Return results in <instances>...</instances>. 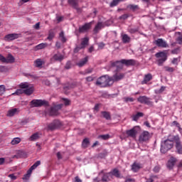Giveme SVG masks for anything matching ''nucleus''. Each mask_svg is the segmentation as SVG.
Masks as SVG:
<instances>
[{"instance_id": "f257e3e1", "label": "nucleus", "mask_w": 182, "mask_h": 182, "mask_svg": "<svg viewBox=\"0 0 182 182\" xmlns=\"http://www.w3.org/2000/svg\"><path fill=\"white\" fill-rule=\"evenodd\" d=\"M95 85L100 86V87H109L113 84L112 82V78L109 75H105L97 78Z\"/></svg>"}, {"instance_id": "f03ea898", "label": "nucleus", "mask_w": 182, "mask_h": 182, "mask_svg": "<svg viewBox=\"0 0 182 182\" xmlns=\"http://www.w3.org/2000/svg\"><path fill=\"white\" fill-rule=\"evenodd\" d=\"M174 140L166 139L161 142V153L166 154L168 150H171V148L174 146Z\"/></svg>"}, {"instance_id": "7ed1b4c3", "label": "nucleus", "mask_w": 182, "mask_h": 182, "mask_svg": "<svg viewBox=\"0 0 182 182\" xmlns=\"http://www.w3.org/2000/svg\"><path fill=\"white\" fill-rule=\"evenodd\" d=\"M32 107H42V106H49V102L43 100H33L31 102Z\"/></svg>"}, {"instance_id": "20e7f679", "label": "nucleus", "mask_w": 182, "mask_h": 182, "mask_svg": "<svg viewBox=\"0 0 182 182\" xmlns=\"http://www.w3.org/2000/svg\"><path fill=\"white\" fill-rule=\"evenodd\" d=\"M173 140L176 143V153L178 154H182V144L181 141H180V136L178 135H176L173 136Z\"/></svg>"}, {"instance_id": "39448f33", "label": "nucleus", "mask_w": 182, "mask_h": 182, "mask_svg": "<svg viewBox=\"0 0 182 182\" xmlns=\"http://www.w3.org/2000/svg\"><path fill=\"white\" fill-rule=\"evenodd\" d=\"M62 127V122L58 119L53 120L51 123L48 125V130L53 132V130H56L58 129H60Z\"/></svg>"}, {"instance_id": "423d86ee", "label": "nucleus", "mask_w": 182, "mask_h": 182, "mask_svg": "<svg viewBox=\"0 0 182 182\" xmlns=\"http://www.w3.org/2000/svg\"><path fill=\"white\" fill-rule=\"evenodd\" d=\"M156 58H161L157 60V63L159 66H163V63L167 60V54L164 52L157 53L155 55Z\"/></svg>"}, {"instance_id": "0eeeda50", "label": "nucleus", "mask_w": 182, "mask_h": 182, "mask_svg": "<svg viewBox=\"0 0 182 182\" xmlns=\"http://www.w3.org/2000/svg\"><path fill=\"white\" fill-rule=\"evenodd\" d=\"M63 107V104H60L51 107L48 111L50 116H58L59 114V110Z\"/></svg>"}, {"instance_id": "6e6552de", "label": "nucleus", "mask_w": 182, "mask_h": 182, "mask_svg": "<svg viewBox=\"0 0 182 182\" xmlns=\"http://www.w3.org/2000/svg\"><path fill=\"white\" fill-rule=\"evenodd\" d=\"M124 76H126L125 73H116L111 77L112 83H114V82H119L123 79H124Z\"/></svg>"}, {"instance_id": "1a4fd4ad", "label": "nucleus", "mask_w": 182, "mask_h": 182, "mask_svg": "<svg viewBox=\"0 0 182 182\" xmlns=\"http://www.w3.org/2000/svg\"><path fill=\"white\" fill-rule=\"evenodd\" d=\"M93 22L86 23L84 25L81 26L78 28L79 33H85V32H87L91 28Z\"/></svg>"}, {"instance_id": "9d476101", "label": "nucleus", "mask_w": 182, "mask_h": 182, "mask_svg": "<svg viewBox=\"0 0 182 182\" xmlns=\"http://www.w3.org/2000/svg\"><path fill=\"white\" fill-rule=\"evenodd\" d=\"M154 43L158 46V48H168V43L163 38H158L154 41Z\"/></svg>"}, {"instance_id": "9b49d317", "label": "nucleus", "mask_w": 182, "mask_h": 182, "mask_svg": "<svg viewBox=\"0 0 182 182\" xmlns=\"http://www.w3.org/2000/svg\"><path fill=\"white\" fill-rule=\"evenodd\" d=\"M150 139V132L147 131H144L140 135L139 140L141 143H144V141H149Z\"/></svg>"}, {"instance_id": "f8f14e48", "label": "nucleus", "mask_w": 182, "mask_h": 182, "mask_svg": "<svg viewBox=\"0 0 182 182\" xmlns=\"http://www.w3.org/2000/svg\"><path fill=\"white\" fill-rule=\"evenodd\" d=\"M65 59V56L62 55L60 53H58L54 54L53 57L50 58L51 62H62Z\"/></svg>"}, {"instance_id": "ddd939ff", "label": "nucleus", "mask_w": 182, "mask_h": 182, "mask_svg": "<svg viewBox=\"0 0 182 182\" xmlns=\"http://www.w3.org/2000/svg\"><path fill=\"white\" fill-rule=\"evenodd\" d=\"M110 66L111 68H116L117 70H119V69H123V63H122V60L117 61H110Z\"/></svg>"}, {"instance_id": "4468645a", "label": "nucleus", "mask_w": 182, "mask_h": 182, "mask_svg": "<svg viewBox=\"0 0 182 182\" xmlns=\"http://www.w3.org/2000/svg\"><path fill=\"white\" fill-rule=\"evenodd\" d=\"M137 100L139 103H142L144 105H151L150 98L146 96H140L139 97L137 98Z\"/></svg>"}, {"instance_id": "2eb2a0df", "label": "nucleus", "mask_w": 182, "mask_h": 182, "mask_svg": "<svg viewBox=\"0 0 182 182\" xmlns=\"http://www.w3.org/2000/svg\"><path fill=\"white\" fill-rule=\"evenodd\" d=\"M19 38V34L18 33H11L5 36L4 40L7 42H9L11 41H15V39H18Z\"/></svg>"}, {"instance_id": "dca6fc26", "label": "nucleus", "mask_w": 182, "mask_h": 182, "mask_svg": "<svg viewBox=\"0 0 182 182\" xmlns=\"http://www.w3.org/2000/svg\"><path fill=\"white\" fill-rule=\"evenodd\" d=\"M126 134L128 136V137L135 139L136 136H137V129H136V127H134L131 129L127 130Z\"/></svg>"}, {"instance_id": "f3484780", "label": "nucleus", "mask_w": 182, "mask_h": 182, "mask_svg": "<svg viewBox=\"0 0 182 182\" xmlns=\"http://www.w3.org/2000/svg\"><path fill=\"white\" fill-rule=\"evenodd\" d=\"M121 62L122 65H125V66H134V65H136V60L133 59H131V60L122 59L121 60Z\"/></svg>"}, {"instance_id": "a211bd4d", "label": "nucleus", "mask_w": 182, "mask_h": 182, "mask_svg": "<svg viewBox=\"0 0 182 182\" xmlns=\"http://www.w3.org/2000/svg\"><path fill=\"white\" fill-rule=\"evenodd\" d=\"M153 80V75L151 73L146 74L144 77V80L141 81V85H147L148 82Z\"/></svg>"}, {"instance_id": "6ab92c4d", "label": "nucleus", "mask_w": 182, "mask_h": 182, "mask_svg": "<svg viewBox=\"0 0 182 182\" xmlns=\"http://www.w3.org/2000/svg\"><path fill=\"white\" fill-rule=\"evenodd\" d=\"M68 2L72 8L79 11V0H68Z\"/></svg>"}, {"instance_id": "aec40b11", "label": "nucleus", "mask_w": 182, "mask_h": 182, "mask_svg": "<svg viewBox=\"0 0 182 182\" xmlns=\"http://www.w3.org/2000/svg\"><path fill=\"white\" fill-rule=\"evenodd\" d=\"M44 64L45 61L41 58H38L34 61L35 68H38L39 69H42V68H43Z\"/></svg>"}, {"instance_id": "412c9836", "label": "nucleus", "mask_w": 182, "mask_h": 182, "mask_svg": "<svg viewBox=\"0 0 182 182\" xmlns=\"http://www.w3.org/2000/svg\"><path fill=\"white\" fill-rule=\"evenodd\" d=\"M176 162H177V159L171 156L170 160L168 161V163L166 164L168 168L171 170V168H173V167H174V164H176Z\"/></svg>"}, {"instance_id": "4be33fe9", "label": "nucleus", "mask_w": 182, "mask_h": 182, "mask_svg": "<svg viewBox=\"0 0 182 182\" xmlns=\"http://www.w3.org/2000/svg\"><path fill=\"white\" fill-rule=\"evenodd\" d=\"M102 28H105V26H103V23L98 22L93 29L94 33L95 35L97 34V33L100 32V31H101Z\"/></svg>"}, {"instance_id": "5701e85b", "label": "nucleus", "mask_w": 182, "mask_h": 182, "mask_svg": "<svg viewBox=\"0 0 182 182\" xmlns=\"http://www.w3.org/2000/svg\"><path fill=\"white\" fill-rule=\"evenodd\" d=\"M18 113H19V109H18V108H14L9 109L7 112L6 116H8V117H13V116H15V114H18Z\"/></svg>"}, {"instance_id": "b1692460", "label": "nucleus", "mask_w": 182, "mask_h": 182, "mask_svg": "<svg viewBox=\"0 0 182 182\" xmlns=\"http://www.w3.org/2000/svg\"><path fill=\"white\" fill-rule=\"evenodd\" d=\"M110 177H112V175L110 174V172L109 173H103V176H102L101 180L103 182H109V181H110Z\"/></svg>"}, {"instance_id": "393cba45", "label": "nucleus", "mask_w": 182, "mask_h": 182, "mask_svg": "<svg viewBox=\"0 0 182 182\" xmlns=\"http://www.w3.org/2000/svg\"><path fill=\"white\" fill-rule=\"evenodd\" d=\"M140 168H141V166L140 165V164L134 163L132 165V171H134V173H137V171H139Z\"/></svg>"}, {"instance_id": "a878e982", "label": "nucleus", "mask_w": 182, "mask_h": 182, "mask_svg": "<svg viewBox=\"0 0 182 182\" xmlns=\"http://www.w3.org/2000/svg\"><path fill=\"white\" fill-rule=\"evenodd\" d=\"M87 60H88L87 57L84 58L83 59L80 60L79 63H77V66H79V68H82V67L85 66V65H86V63H87Z\"/></svg>"}, {"instance_id": "bb28decb", "label": "nucleus", "mask_w": 182, "mask_h": 182, "mask_svg": "<svg viewBox=\"0 0 182 182\" xmlns=\"http://www.w3.org/2000/svg\"><path fill=\"white\" fill-rule=\"evenodd\" d=\"M33 90H34L33 86H30L27 89L24 90V93L27 96H31V95L33 93Z\"/></svg>"}, {"instance_id": "cd10ccee", "label": "nucleus", "mask_w": 182, "mask_h": 182, "mask_svg": "<svg viewBox=\"0 0 182 182\" xmlns=\"http://www.w3.org/2000/svg\"><path fill=\"white\" fill-rule=\"evenodd\" d=\"M45 48H48V43H42L38 45H37L35 47L36 50H40V49H45Z\"/></svg>"}, {"instance_id": "c85d7f7f", "label": "nucleus", "mask_w": 182, "mask_h": 182, "mask_svg": "<svg viewBox=\"0 0 182 182\" xmlns=\"http://www.w3.org/2000/svg\"><path fill=\"white\" fill-rule=\"evenodd\" d=\"M101 114H102L104 119H106V120H111L112 119V116L110 115V112L103 111V112H101Z\"/></svg>"}, {"instance_id": "c756f323", "label": "nucleus", "mask_w": 182, "mask_h": 182, "mask_svg": "<svg viewBox=\"0 0 182 182\" xmlns=\"http://www.w3.org/2000/svg\"><path fill=\"white\" fill-rule=\"evenodd\" d=\"M111 176H114L117 177V178H120V172L117 170V168H114L112 171L109 172Z\"/></svg>"}, {"instance_id": "7c9ffc66", "label": "nucleus", "mask_w": 182, "mask_h": 182, "mask_svg": "<svg viewBox=\"0 0 182 182\" xmlns=\"http://www.w3.org/2000/svg\"><path fill=\"white\" fill-rule=\"evenodd\" d=\"M14 62H15V58L11 54H9L6 58V63H14Z\"/></svg>"}, {"instance_id": "2f4dec72", "label": "nucleus", "mask_w": 182, "mask_h": 182, "mask_svg": "<svg viewBox=\"0 0 182 182\" xmlns=\"http://www.w3.org/2000/svg\"><path fill=\"white\" fill-rule=\"evenodd\" d=\"M90 144V141H89V139L85 138L83 139V141L82 142V146L83 149H87V147H89Z\"/></svg>"}, {"instance_id": "473e14b6", "label": "nucleus", "mask_w": 182, "mask_h": 182, "mask_svg": "<svg viewBox=\"0 0 182 182\" xmlns=\"http://www.w3.org/2000/svg\"><path fill=\"white\" fill-rule=\"evenodd\" d=\"M123 43H130V37L127 34H124L122 36Z\"/></svg>"}, {"instance_id": "72a5a7b5", "label": "nucleus", "mask_w": 182, "mask_h": 182, "mask_svg": "<svg viewBox=\"0 0 182 182\" xmlns=\"http://www.w3.org/2000/svg\"><path fill=\"white\" fill-rule=\"evenodd\" d=\"M32 171H33V170L30 168L27 171V173H26V174L23 176V180H28V179H29V177H31V174H32Z\"/></svg>"}, {"instance_id": "f704fd0d", "label": "nucleus", "mask_w": 182, "mask_h": 182, "mask_svg": "<svg viewBox=\"0 0 182 182\" xmlns=\"http://www.w3.org/2000/svg\"><path fill=\"white\" fill-rule=\"evenodd\" d=\"M127 8L128 9H130L131 11H137V9H139V5H136V4H129Z\"/></svg>"}, {"instance_id": "c9c22d12", "label": "nucleus", "mask_w": 182, "mask_h": 182, "mask_svg": "<svg viewBox=\"0 0 182 182\" xmlns=\"http://www.w3.org/2000/svg\"><path fill=\"white\" fill-rule=\"evenodd\" d=\"M89 43V38H84L81 42L80 46H82V48H83L84 49L86 48V46Z\"/></svg>"}, {"instance_id": "e433bc0d", "label": "nucleus", "mask_w": 182, "mask_h": 182, "mask_svg": "<svg viewBox=\"0 0 182 182\" xmlns=\"http://www.w3.org/2000/svg\"><path fill=\"white\" fill-rule=\"evenodd\" d=\"M38 139H39V134L35 133L30 136L29 141H35L36 140H38Z\"/></svg>"}, {"instance_id": "4c0bfd02", "label": "nucleus", "mask_w": 182, "mask_h": 182, "mask_svg": "<svg viewBox=\"0 0 182 182\" xmlns=\"http://www.w3.org/2000/svg\"><path fill=\"white\" fill-rule=\"evenodd\" d=\"M53 38H55V32L53 31V30H50L48 32V36L47 38V39L48 41H52V39H53Z\"/></svg>"}, {"instance_id": "58836bf2", "label": "nucleus", "mask_w": 182, "mask_h": 182, "mask_svg": "<svg viewBox=\"0 0 182 182\" xmlns=\"http://www.w3.org/2000/svg\"><path fill=\"white\" fill-rule=\"evenodd\" d=\"M123 0H113L110 4L109 6L110 8H113L114 6H117L119 5V2H122Z\"/></svg>"}, {"instance_id": "ea45409f", "label": "nucleus", "mask_w": 182, "mask_h": 182, "mask_svg": "<svg viewBox=\"0 0 182 182\" xmlns=\"http://www.w3.org/2000/svg\"><path fill=\"white\" fill-rule=\"evenodd\" d=\"M20 141H21V138L19 137L14 138L13 140L11 141V144H12V146H15L16 144H19Z\"/></svg>"}, {"instance_id": "a19ab883", "label": "nucleus", "mask_w": 182, "mask_h": 182, "mask_svg": "<svg viewBox=\"0 0 182 182\" xmlns=\"http://www.w3.org/2000/svg\"><path fill=\"white\" fill-rule=\"evenodd\" d=\"M18 86L21 90L28 89L30 87L28 82H21Z\"/></svg>"}, {"instance_id": "79ce46f5", "label": "nucleus", "mask_w": 182, "mask_h": 182, "mask_svg": "<svg viewBox=\"0 0 182 182\" xmlns=\"http://www.w3.org/2000/svg\"><path fill=\"white\" fill-rule=\"evenodd\" d=\"M164 69L166 72H168L169 73H173V72H174V68L173 67L165 66L164 67Z\"/></svg>"}, {"instance_id": "37998d69", "label": "nucleus", "mask_w": 182, "mask_h": 182, "mask_svg": "<svg viewBox=\"0 0 182 182\" xmlns=\"http://www.w3.org/2000/svg\"><path fill=\"white\" fill-rule=\"evenodd\" d=\"M23 93H24V90L22 89H18L16 90V92L14 93H13V95H17L19 96V95H23Z\"/></svg>"}, {"instance_id": "c03bdc74", "label": "nucleus", "mask_w": 182, "mask_h": 182, "mask_svg": "<svg viewBox=\"0 0 182 182\" xmlns=\"http://www.w3.org/2000/svg\"><path fill=\"white\" fill-rule=\"evenodd\" d=\"M98 138L102 139V140H109V139H110V135L109 134L100 135Z\"/></svg>"}, {"instance_id": "a18cd8bd", "label": "nucleus", "mask_w": 182, "mask_h": 182, "mask_svg": "<svg viewBox=\"0 0 182 182\" xmlns=\"http://www.w3.org/2000/svg\"><path fill=\"white\" fill-rule=\"evenodd\" d=\"M128 32H129V33H136V32H139V28H129Z\"/></svg>"}, {"instance_id": "49530a36", "label": "nucleus", "mask_w": 182, "mask_h": 182, "mask_svg": "<svg viewBox=\"0 0 182 182\" xmlns=\"http://www.w3.org/2000/svg\"><path fill=\"white\" fill-rule=\"evenodd\" d=\"M38 166H41V161H37L30 168L31 170H35Z\"/></svg>"}, {"instance_id": "de8ad7c7", "label": "nucleus", "mask_w": 182, "mask_h": 182, "mask_svg": "<svg viewBox=\"0 0 182 182\" xmlns=\"http://www.w3.org/2000/svg\"><path fill=\"white\" fill-rule=\"evenodd\" d=\"M154 178H158L157 176L152 175L149 178L146 179V182H154Z\"/></svg>"}, {"instance_id": "09e8293b", "label": "nucleus", "mask_w": 182, "mask_h": 182, "mask_svg": "<svg viewBox=\"0 0 182 182\" xmlns=\"http://www.w3.org/2000/svg\"><path fill=\"white\" fill-rule=\"evenodd\" d=\"M62 102H63L65 106H69L70 105V100L66 98H63Z\"/></svg>"}, {"instance_id": "8fccbe9b", "label": "nucleus", "mask_w": 182, "mask_h": 182, "mask_svg": "<svg viewBox=\"0 0 182 182\" xmlns=\"http://www.w3.org/2000/svg\"><path fill=\"white\" fill-rule=\"evenodd\" d=\"M84 49L83 47H82L80 45L77 46L75 49H74V53H77V52H79V50Z\"/></svg>"}, {"instance_id": "3c124183", "label": "nucleus", "mask_w": 182, "mask_h": 182, "mask_svg": "<svg viewBox=\"0 0 182 182\" xmlns=\"http://www.w3.org/2000/svg\"><path fill=\"white\" fill-rule=\"evenodd\" d=\"M178 52H180V48H176L171 50V53L173 55H177L178 53Z\"/></svg>"}, {"instance_id": "603ef678", "label": "nucleus", "mask_w": 182, "mask_h": 182, "mask_svg": "<svg viewBox=\"0 0 182 182\" xmlns=\"http://www.w3.org/2000/svg\"><path fill=\"white\" fill-rule=\"evenodd\" d=\"M5 93V85H0V95H2Z\"/></svg>"}, {"instance_id": "864d4df0", "label": "nucleus", "mask_w": 182, "mask_h": 182, "mask_svg": "<svg viewBox=\"0 0 182 182\" xmlns=\"http://www.w3.org/2000/svg\"><path fill=\"white\" fill-rule=\"evenodd\" d=\"M65 68L66 69H70L72 68V63L70 61H68L65 64Z\"/></svg>"}, {"instance_id": "5fc2aeb1", "label": "nucleus", "mask_w": 182, "mask_h": 182, "mask_svg": "<svg viewBox=\"0 0 182 182\" xmlns=\"http://www.w3.org/2000/svg\"><path fill=\"white\" fill-rule=\"evenodd\" d=\"M8 177L11 178V180H16V178H18V177L14 173L9 174Z\"/></svg>"}, {"instance_id": "6e6d98bb", "label": "nucleus", "mask_w": 182, "mask_h": 182, "mask_svg": "<svg viewBox=\"0 0 182 182\" xmlns=\"http://www.w3.org/2000/svg\"><path fill=\"white\" fill-rule=\"evenodd\" d=\"M0 60L1 62H2L3 63H6V58H5L4 55H2L1 54H0Z\"/></svg>"}, {"instance_id": "4d7b16f0", "label": "nucleus", "mask_w": 182, "mask_h": 182, "mask_svg": "<svg viewBox=\"0 0 182 182\" xmlns=\"http://www.w3.org/2000/svg\"><path fill=\"white\" fill-rule=\"evenodd\" d=\"M7 70L8 69L6 68V67L4 65H0V72L4 73V72H6Z\"/></svg>"}, {"instance_id": "13d9d810", "label": "nucleus", "mask_w": 182, "mask_h": 182, "mask_svg": "<svg viewBox=\"0 0 182 182\" xmlns=\"http://www.w3.org/2000/svg\"><path fill=\"white\" fill-rule=\"evenodd\" d=\"M166 90V87L162 86L159 90H156V93H163V92Z\"/></svg>"}, {"instance_id": "bf43d9fd", "label": "nucleus", "mask_w": 182, "mask_h": 182, "mask_svg": "<svg viewBox=\"0 0 182 182\" xmlns=\"http://www.w3.org/2000/svg\"><path fill=\"white\" fill-rule=\"evenodd\" d=\"M171 63L173 65H178V58H173L171 61Z\"/></svg>"}, {"instance_id": "052dcab7", "label": "nucleus", "mask_w": 182, "mask_h": 182, "mask_svg": "<svg viewBox=\"0 0 182 182\" xmlns=\"http://www.w3.org/2000/svg\"><path fill=\"white\" fill-rule=\"evenodd\" d=\"M132 119H133L134 122H137V120H139V119H140V118L137 115V114H136L135 115H133Z\"/></svg>"}, {"instance_id": "680f3d73", "label": "nucleus", "mask_w": 182, "mask_h": 182, "mask_svg": "<svg viewBox=\"0 0 182 182\" xmlns=\"http://www.w3.org/2000/svg\"><path fill=\"white\" fill-rule=\"evenodd\" d=\"M177 42L179 43V45H182V35L178 37Z\"/></svg>"}, {"instance_id": "e2e57ef3", "label": "nucleus", "mask_w": 182, "mask_h": 182, "mask_svg": "<svg viewBox=\"0 0 182 182\" xmlns=\"http://www.w3.org/2000/svg\"><path fill=\"white\" fill-rule=\"evenodd\" d=\"M87 82H93L94 78L92 76L87 77L86 78Z\"/></svg>"}, {"instance_id": "0e129e2a", "label": "nucleus", "mask_w": 182, "mask_h": 182, "mask_svg": "<svg viewBox=\"0 0 182 182\" xmlns=\"http://www.w3.org/2000/svg\"><path fill=\"white\" fill-rule=\"evenodd\" d=\"M56 155H57V159H58V160H62V159H63V157H62V153L58 152Z\"/></svg>"}, {"instance_id": "69168bd1", "label": "nucleus", "mask_w": 182, "mask_h": 182, "mask_svg": "<svg viewBox=\"0 0 182 182\" xmlns=\"http://www.w3.org/2000/svg\"><path fill=\"white\" fill-rule=\"evenodd\" d=\"M172 124H173V126L177 127H180V123H178L177 121H173V122H172Z\"/></svg>"}, {"instance_id": "338daca9", "label": "nucleus", "mask_w": 182, "mask_h": 182, "mask_svg": "<svg viewBox=\"0 0 182 182\" xmlns=\"http://www.w3.org/2000/svg\"><path fill=\"white\" fill-rule=\"evenodd\" d=\"M127 18H129V15L127 14H123L120 16V19H127Z\"/></svg>"}, {"instance_id": "774afa93", "label": "nucleus", "mask_w": 182, "mask_h": 182, "mask_svg": "<svg viewBox=\"0 0 182 182\" xmlns=\"http://www.w3.org/2000/svg\"><path fill=\"white\" fill-rule=\"evenodd\" d=\"M75 182H82V180L80 179L79 176L75 177Z\"/></svg>"}]
</instances>
